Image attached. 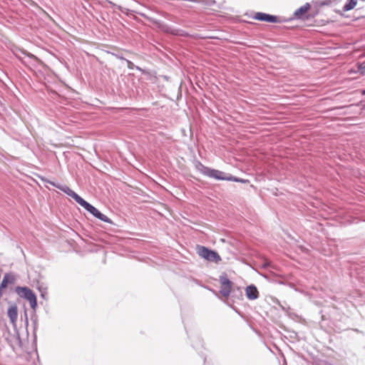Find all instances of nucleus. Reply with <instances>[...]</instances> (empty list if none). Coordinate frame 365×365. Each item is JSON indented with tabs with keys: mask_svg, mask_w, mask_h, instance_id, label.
I'll use <instances>...</instances> for the list:
<instances>
[{
	"mask_svg": "<svg viewBox=\"0 0 365 365\" xmlns=\"http://www.w3.org/2000/svg\"><path fill=\"white\" fill-rule=\"evenodd\" d=\"M29 321H0V336H3L14 351L22 349L27 338Z\"/></svg>",
	"mask_w": 365,
	"mask_h": 365,
	"instance_id": "f257e3e1",
	"label": "nucleus"
},
{
	"mask_svg": "<svg viewBox=\"0 0 365 365\" xmlns=\"http://www.w3.org/2000/svg\"><path fill=\"white\" fill-rule=\"evenodd\" d=\"M48 183L61 190L68 196L71 197L73 199L76 200L77 203H78L81 207L85 208L88 212L92 214L93 216L97 217L98 219L102 220L105 222L111 223V220L105 215L102 214L98 209L95 207L89 204L88 202L84 200L81 197H80L77 193L73 191L66 185H63L60 184H56L51 181H48Z\"/></svg>",
	"mask_w": 365,
	"mask_h": 365,
	"instance_id": "f03ea898",
	"label": "nucleus"
},
{
	"mask_svg": "<svg viewBox=\"0 0 365 365\" xmlns=\"http://www.w3.org/2000/svg\"><path fill=\"white\" fill-rule=\"evenodd\" d=\"M199 166L200 167V168H199L200 170V171L205 175L209 176L210 178H215L217 180H227V181H235V182L240 181L238 178L233 177L231 175L226 174L224 172H222V171H220L217 170L210 169L209 168L203 166L202 164H199Z\"/></svg>",
	"mask_w": 365,
	"mask_h": 365,
	"instance_id": "7ed1b4c3",
	"label": "nucleus"
},
{
	"mask_svg": "<svg viewBox=\"0 0 365 365\" xmlns=\"http://www.w3.org/2000/svg\"><path fill=\"white\" fill-rule=\"evenodd\" d=\"M15 291L19 297L24 298L29 302L31 308L34 309L36 307L37 304L36 297L31 289L26 287H16Z\"/></svg>",
	"mask_w": 365,
	"mask_h": 365,
	"instance_id": "20e7f679",
	"label": "nucleus"
},
{
	"mask_svg": "<svg viewBox=\"0 0 365 365\" xmlns=\"http://www.w3.org/2000/svg\"><path fill=\"white\" fill-rule=\"evenodd\" d=\"M198 255L207 261L218 263L221 261L220 256L215 251L207 249L205 247L200 246L197 247Z\"/></svg>",
	"mask_w": 365,
	"mask_h": 365,
	"instance_id": "39448f33",
	"label": "nucleus"
},
{
	"mask_svg": "<svg viewBox=\"0 0 365 365\" xmlns=\"http://www.w3.org/2000/svg\"><path fill=\"white\" fill-rule=\"evenodd\" d=\"M221 284L220 293L225 297H227L231 292V282L225 276H221L220 278Z\"/></svg>",
	"mask_w": 365,
	"mask_h": 365,
	"instance_id": "423d86ee",
	"label": "nucleus"
},
{
	"mask_svg": "<svg viewBox=\"0 0 365 365\" xmlns=\"http://www.w3.org/2000/svg\"><path fill=\"white\" fill-rule=\"evenodd\" d=\"M192 347L196 349L198 354L203 357L204 365L206 363V356L205 354L201 350L203 348V342L202 340L197 336H195L192 339Z\"/></svg>",
	"mask_w": 365,
	"mask_h": 365,
	"instance_id": "0eeeda50",
	"label": "nucleus"
},
{
	"mask_svg": "<svg viewBox=\"0 0 365 365\" xmlns=\"http://www.w3.org/2000/svg\"><path fill=\"white\" fill-rule=\"evenodd\" d=\"M255 19L259 21L277 23L278 22V18L276 16L267 14L264 13L257 12L255 16Z\"/></svg>",
	"mask_w": 365,
	"mask_h": 365,
	"instance_id": "6e6552de",
	"label": "nucleus"
},
{
	"mask_svg": "<svg viewBox=\"0 0 365 365\" xmlns=\"http://www.w3.org/2000/svg\"><path fill=\"white\" fill-rule=\"evenodd\" d=\"M245 294L250 300H255L259 297V292L253 284L249 285L245 288Z\"/></svg>",
	"mask_w": 365,
	"mask_h": 365,
	"instance_id": "1a4fd4ad",
	"label": "nucleus"
},
{
	"mask_svg": "<svg viewBox=\"0 0 365 365\" xmlns=\"http://www.w3.org/2000/svg\"><path fill=\"white\" fill-rule=\"evenodd\" d=\"M7 313L10 319H15L17 317V307L16 306H11L8 309Z\"/></svg>",
	"mask_w": 365,
	"mask_h": 365,
	"instance_id": "9d476101",
	"label": "nucleus"
},
{
	"mask_svg": "<svg viewBox=\"0 0 365 365\" xmlns=\"http://www.w3.org/2000/svg\"><path fill=\"white\" fill-rule=\"evenodd\" d=\"M313 365H333L327 360L315 357L313 359Z\"/></svg>",
	"mask_w": 365,
	"mask_h": 365,
	"instance_id": "9b49d317",
	"label": "nucleus"
},
{
	"mask_svg": "<svg viewBox=\"0 0 365 365\" xmlns=\"http://www.w3.org/2000/svg\"><path fill=\"white\" fill-rule=\"evenodd\" d=\"M356 0H349V2L346 3L344 7H343V10L344 11H349L352 9L354 8V6H356Z\"/></svg>",
	"mask_w": 365,
	"mask_h": 365,
	"instance_id": "f8f14e48",
	"label": "nucleus"
},
{
	"mask_svg": "<svg viewBox=\"0 0 365 365\" xmlns=\"http://www.w3.org/2000/svg\"><path fill=\"white\" fill-rule=\"evenodd\" d=\"M309 8V5L307 4V5L301 6L299 9H298L294 14L297 16H299L304 14H305Z\"/></svg>",
	"mask_w": 365,
	"mask_h": 365,
	"instance_id": "ddd939ff",
	"label": "nucleus"
},
{
	"mask_svg": "<svg viewBox=\"0 0 365 365\" xmlns=\"http://www.w3.org/2000/svg\"><path fill=\"white\" fill-rule=\"evenodd\" d=\"M122 59H123V60H125V61H126V63H127V66H128V68L129 69H131V70H132V69H133V68H134V66H134L133 63H132L130 61L127 60V59H125V58H122Z\"/></svg>",
	"mask_w": 365,
	"mask_h": 365,
	"instance_id": "4468645a",
	"label": "nucleus"
},
{
	"mask_svg": "<svg viewBox=\"0 0 365 365\" xmlns=\"http://www.w3.org/2000/svg\"><path fill=\"white\" fill-rule=\"evenodd\" d=\"M359 69L360 71H361V73H363V72H364V71L365 70V66H363L362 64H361V65L359 66Z\"/></svg>",
	"mask_w": 365,
	"mask_h": 365,
	"instance_id": "2eb2a0df",
	"label": "nucleus"
},
{
	"mask_svg": "<svg viewBox=\"0 0 365 365\" xmlns=\"http://www.w3.org/2000/svg\"><path fill=\"white\" fill-rule=\"evenodd\" d=\"M165 31H167V32H170V33H172V34H175V35H178V32H174V31H171V30H170V29H168V28L165 29Z\"/></svg>",
	"mask_w": 365,
	"mask_h": 365,
	"instance_id": "dca6fc26",
	"label": "nucleus"
},
{
	"mask_svg": "<svg viewBox=\"0 0 365 365\" xmlns=\"http://www.w3.org/2000/svg\"><path fill=\"white\" fill-rule=\"evenodd\" d=\"M249 326H250V327H251V329H253V330H254L257 334H259V332L257 330H256L255 328H253L252 324H250V323H249Z\"/></svg>",
	"mask_w": 365,
	"mask_h": 365,
	"instance_id": "f3484780",
	"label": "nucleus"
},
{
	"mask_svg": "<svg viewBox=\"0 0 365 365\" xmlns=\"http://www.w3.org/2000/svg\"><path fill=\"white\" fill-rule=\"evenodd\" d=\"M361 93H362L363 95H365V90H363V91H361Z\"/></svg>",
	"mask_w": 365,
	"mask_h": 365,
	"instance_id": "a211bd4d",
	"label": "nucleus"
},
{
	"mask_svg": "<svg viewBox=\"0 0 365 365\" xmlns=\"http://www.w3.org/2000/svg\"><path fill=\"white\" fill-rule=\"evenodd\" d=\"M33 322H34V326H35V325H36V320H34Z\"/></svg>",
	"mask_w": 365,
	"mask_h": 365,
	"instance_id": "6ab92c4d",
	"label": "nucleus"
}]
</instances>
